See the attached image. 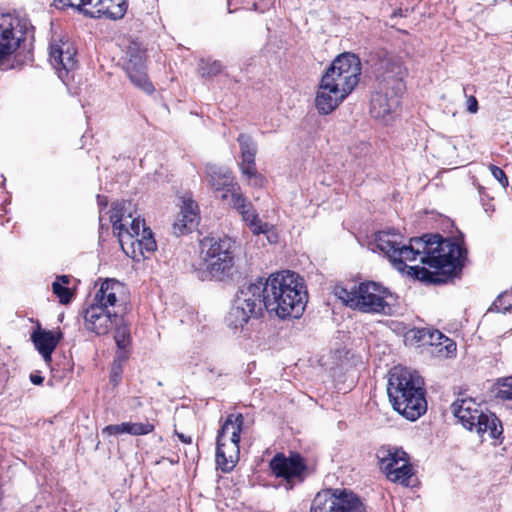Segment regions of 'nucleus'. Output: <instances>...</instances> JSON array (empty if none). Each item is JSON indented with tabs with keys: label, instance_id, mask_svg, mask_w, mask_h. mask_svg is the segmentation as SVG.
I'll use <instances>...</instances> for the list:
<instances>
[{
	"label": "nucleus",
	"instance_id": "nucleus-1",
	"mask_svg": "<svg viewBox=\"0 0 512 512\" xmlns=\"http://www.w3.org/2000/svg\"><path fill=\"white\" fill-rule=\"evenodd\" d=\"M399 234L380 231L375 235V245L390 260L394 268L404 271L405 262L419 260L434 269L411 266L410 273L416 279L427 283H446L458 276L464 266L466 249L457 241L443 238L439 234H426L411 238L408 245L401 244Z\"/></svg>",
	"mask_w": 512,
	"mask_h": 512
},
{
	"label": "nucleus",
	"instance_id": "nucleus-2",
	"mask_svg": "<svg viewBox=\"0 0 512 512\" xmlns=\"http://www.w3.org/2000/svg\"><path fill=\"white\" fill-rule=\"evenodd\" d=\"M266 311L280 319L299 318L306 307L308 295L303 279L284 270L265 279Z\"/></svg>",
	"mask_w": 512,
	"mask_h": 512
},
{
	"label": "nucleus",
	"instance_id": "nucleus-3",
	"mask_svg": "<svg viewBox=\"0 0 512 512\" xmlns=\"http://www.w3.org/2000/svg\"><path fill=\"white\" fill-rule=\"evenodd\" d=\"M132 204L128 201L115 202L109 211L113 232L118 237L123 252L136 260L147 258L156 250V242L152 231L145 227L143 219L133 217L130 211Z\"/></svg>",
	"mask_w": 512,
	"mask_h": 512
},
{
	"label": "nucleus",
	"instance_id": "nucleus-4",
	"mask_svg": "<svg viewBox=\"0 0 512 512\" xmlns=\"http://www.w3.org/2000/svg\"><path fill=\"white\" fill-rule=\"evenodd\" d=\"M387 393L393 408L410 421H415L426 412L422 381L407 370L395 368L391 372Z\"/></svg>",
	"mask_w": 512,
	"mask_h": 512
},
{
	"label": "nucleus",
	"instance_id": "nucleus-5",
	"mask_svg": "<svg viewBox=\"0 0 512 512\" xmlns=\"http://www.w3.org/2000/svg\"><path fill=\"white\" fill-rule=\"evenodd\" d=\"M200 247V260L194 266L200 280L222 281L232 275L235 242L231 238H204Z\"/></svg>",
	"mask_w": 512,
	"mask_h": 512
},
{
	"label": "nucleus",
	"instance_id": "nucleus-6",
	"mask_svg": "<svg viewBox=\"0 0 512 512\" xmlns=\"http://www.w3.org/2000/svg\"><path fill=\"white\" fill-rule=\"evenodd\" d=\"M333 293L344 305L363 313L389 314L391 311L387 302V298L391 296L390 291L374 281L353 284L350 287L337 284Z\"/></svg>",
	"mask_w": 512,
	"mask_h": 512
},
{
	"label": "nucleus",
	"instance_id": "nucleus-7",
	"mask_svg": "<svg viewBox=\"0 0 512 512\" xmlns=\"http://www.w3.org/2000/svg\"><path fill=\"white\" fill-rule=\"evenodd\" d=\"M452 413L469 431L476 432L481 438L488 436L498 439L503 433L501 421L495 414L483 412L471 398L458 399L451 405Z\"/></svg>",
	"mask_w": 512,
	"mask_h": 512
},
{
	"label": "nucleus",
	"instance_id": "nucleus-8",
	"mask_svg": "<svg viewBox=\"0 0 512 512\" xmlns=\"http://www.w3.org/2000/svg\"><path fill=\"white\" fill-rule=\"evenodd\" d=\"M452 413L469 431L476 432L481 438L488 436L498 439L503 433L501 421L495 414L483 412L471 398L458 399L451 405Z\"/></svg>",
	"mask_w": 512,
	"mask_h": 512
},
{
	"label": "nucleus",
	"instance_id": "nucleus-9",
	"mask_svg": "<svg viewBox=\"0 0 512 512\" xmlns=\"http://www.w3.org/2000/svg\"><path fill=\"white\" fill-rule=\"evenodd\" d=\"M243 424L244 417L241 413H231L227 415L218 431L216 463L223 472L232 471L239 460V442Z\"/></svg>",
	"mask_w": 512,
	"mask_h": 512
},
{
	"label": "nucleus",
	"instance_id": "nucleus-10",
	"mask_svg": "<svg viewBox=\"0 0 512 512\" xmlns=\"http://www.w3.org/2000/svg\"><path fill=\"white\" fill-rule=\"evenodd\" d=\"M310 512H365L361 499L347 489H324L311 501Z\"/></svg>",
	"mask_w": 512,
	"mask_h": 512
},
{
	"label": "nucleus",
	"instance_id": "nucleus-11",
	"mask_svg": "<svg viewBox=\"0 0 512 512\" xmlns=\"http://www.w3.org/2000/svg\"><path fill=\"white\" fill-rule=\"evenodd\" d=\"M361 61L353 53L346 52L337 56L322 78L350 94L359 83Z\"/></svg>",
	"mask_w": 512,
	"mask_h": 512
},
{
	"label": "nucleus",
	"instance_id": "nucleus-12",
	"mask_svg": "<svg viewBox=\"0 0 512 512\" xmlns=\"http://www.w3.org/2000/svg\"><path fill=\"white\" fill-rule=\"evenodd\" d=\"M381 471L387 479L408 487L413 468L407 453L399 448L382 446L376 453Z\"/></svg>",
	"mask_w": 512,
	"mask_h": 512
},
{
	"label": "nucleus",
	"instance_id": "nucleus-13",
	"mask_svg": "<svg viewBox=\"0 0 512 512\" xmlns=\"http://www.w3.org/2000/svg\"><path fill=\"white\" fill-rule=\"evenodd\" d=\"M269 466L277 478L285 481L286 489H293L295 485L302 483L308 474L305 460L298 453H291L289 456L277 453L270 460Z\"/></svg>",
	"mask_w": 512,
	"mask_h": 512
},
{
	"label": "nucleus",
	"instance_id": "nucleus-14",
	"mask_svg": "<svg viewBox=\"0 0 512 512\" xmlns=\"http://www.w3.org/2000/svg\"><path fill=\"white\" fill-rule=\"evenodd\" d=\"M26 23L11 13L0 14V59L12 54L24 40Z\"/></svg>",
	"mask_w": 512,
	"mask_h": 512
},
{
	"label": "nucleus",
	"instance_id": "nucleus-15",
	"mask_svg": "<svg viewBox=\"0 0 512 512\" xmlns=\"http://www.w3.org/2000/svg\"><path fill=\"white\" fill-rule=\"evenodd\" d=\"M406 74L407 70L403 67L399 57L386 55L379 62L378 86L391 88L396 93H403L405 90L403 79Z\"/></svg>",
	"mask_w": 512,
	"mask_h": 512
},
{
	"label": "nucleus",
	"instance_id": "nucleus-16",
	"mask_svg": "<svg viewBox=\"0 0 512 512\" xmlns=\"http://www.w3.org/2000/svg\"><path fill=\"white\" fill-rule=\"evenodd\" d=\"M121 320L118 311L91 302L84 310L85 328L97 335L107 334Z\"/></svg>",
	"mask_w": 512,
	"mask_h": 512
},
{
	"label": "nucleus",
	"instance_id": "nucleus-17",
	"mask_svg": "<svg viewBox=\"0 0 512 512\" xmlns=\"http://www.w3.org/2000/svg\"><path fill=\"white\" fill-rule=\"evenodd\" d=\"M235 299L238 304L244 305L248 312L260 317L263 310H266V287L265 279L258 278L254 282L246 283L240 287Z\"/></svg>",
	"mask_w": 512,
	"mask_h": 512
},
{
	"label": "nucleus",
	"instance_id": "nucleus-18",
	"mask_svg": "<svg viewBox=\"0 0 512 512\" xmlns=\"http://www.w3.org/2000/svg\"><path fill=\"white\" fill-rule=\"evenodd\" d=\"M76 50L68 41L52 43L50 45L49 60L53 68L57 71L58 77L66 82L68 75L77 64L75 59Z\"/></svg>",
	"mask_w": 512,
	"mask_h": 512
},
{
	"label": "nucleus",
	"instance_id": "nucleus-19",
	"mask_svg": "<svg viewBox=\"0 0 512 512\" xmlns=\"http://www.w3.org/2000/svg\"><path fill=\"white\" fill-rule=\"evenodd\" d=\"M205 177L214 192H222V200H227L233 191L240 190V186L235 181L232 171L225 166L212 163L206 164Z\"/></svg>",
	"mask_w": 512,
	"mask_h": 512
},
{
	"label": "nucleus",
	"instance_id": "nucleus-20",
	"mask_svg": "<svg viewBox=\"0 0 512 512\" xmlns=\"http://www.w3.org/2000/svg\"><path fill=\"white\" fill-rule=\"evenodd\" d=\"M237 141L241 150V162L239 164L241 173L252 186H262L264 178L258 173L255 164L257 147L252 138L246 134H240Z\"/></svg>",
	"mask_w": 512,
	"mask_h": 512
},
{
	"label": "nucleus",
	"instance_id": "nucleus-21",
	"mask_svg": "<svg viewBox=\"0 0 512 512\" xmlns=\"http://www.w3.org/2000/svg\"><path fill=\"white\" fill-rule=\"evenodd\" d=\"M388 87L378 86V90L372 95L370 113L375 119L387 123L392 118L400 103V95Z\"/></svg>",
	"mask_w": 512,
	"mask_h": 512
},
{
	"label": "nucleus",
	"instance_id": "nucleus-22",
	"mask_svg": "<svg viewBox=\"0 0 512 512\" xmlns=\"http://www.w3.org/2000/svg\"><path fill=\"white\" fill-rule=\"evenodd\" d=\"M126 288L118 280L105 279L100 283L92 302L109 310L119 312V308L125 300Z\"/></svg>",
	"mask_w": 512,
	"mask_h": 512
},
{
	"label": "nucleus",
	"instance_id": "nucleus-23",
	"mask_svg": "<svg viewBox=\"0 0 512 512\" xmlns=\"http://www.w3.org/2000/svg\"><path fill=\"white\" fill-rule=\"evenodd\" d=\"M349 94L337 85L321 78L316 92L315 106L320 114L327 115L334 111Z\"/></svg>",
	"mask_w": 512,
	"mask_h": 512
},
{
	"label": "nucleus",
	"instance_id": "nucleus-24",
	"mask_svg": "<svg viewBox=\"0 0 512 512\" xmlns=\"http://www.w3.org/2000/svg\"><path fill=\"white\" fill-rule=\"evenodd\" d=\"M63 338L61 330H45L38 324L31 333L30 339L35 349L43 357L46 364L52 361V353Z\"/></svg>",
	"mask_w": 512,
	"mask_h": 512
},
{
	"label": "nucleus",
	"instance_id": "nucleus-25",
	"mask_svg": "<svg viewBox=\"0 0 512 512\" xmlns=\"http://www.w3.org/2000/svg\"><path fill=\"white\" fill-rule=\"evenodd\" d=\"M199 223V208L197 203L190 197L182 199L181 210L173 230L176 235L192 231Z\"/></svg>",
	"mask_w": 512,
	"mask_h": 512
},
{
	"label": "nucleus",
	"instance_id": "nucleus-26",
	"mask_svg": "<svg viewBox=\"0 0 512 512\" xmlns=\"http://www.w3.org/2000/svg\"><path fill=\"white\" fill-rule=\"evenodd\" d=\"M127 10L125 0H101L97 10L88 12L90 18H107L110 20H119L124 17Z\"/></svg>",
	"mask_w": 512,
	"mask_h": 512
},
{
	"label": "nucleus",
	"instance_id": "nucleus-27",
	"mask_svg": "<svg viewBox=\"0 0 512 512\" xmlns=\"http://www.w3.org/2000/svg\"><path fill=\"white\" fill-rule=\"evenodd\" d=\"M154 430V425L151 423H132V422H123L121 424L108 425L102 429V434L111 435H120V434H130V435H146L151 433Z\"/></svg>",
	"mask_w": 512,
	"mask_h": 512
},
{
	"label": "nucleus",
	"instance_id": "nucleus-28",
	"mask_svg": "<svg viewBox=\"0 0 512 512\" xmlns=\"http://www.w3.org/2000/svg\"><path fill=\"white\" fill-rule=\"evenodd\" d=\"M251 318H255V315L248 312L247 308L244 305L238 304V301L235 299L225 320L229 327L237 329L242 328Z\"/></svg>",
	"mask_w": 512,
	"mask_h": 512
},
{
	"label": "nucleus",
	"instance_id": "nucleus-29",
	"mask_svg": "<svg viewBox=\"0 0 512 512\" xmlns=\"http://www.w3.org/2000/svg\"><path fill=\"white\" fill-rule=\"evenodd\" d=\"M125 70L134 85L148 94L154 91V87L147 77L145 64L139 66L125 65Z\"/></svg>",
	"mask_w": 512,
	"mask_h": 512
},
{
	"label": "nucleus",
	"instance_id": "nucleus-30",
	"mask_svg": "<svg viewBox=\"0 0 512 512\" xmlns=\"http://www.w3.org/2000/svg\"><path fill=\"white\" fill-rule=\"evenodd\" d=\"M243 221H245L252 233L255 235L259 234H269L272 232L273 226L268 223H263L259 217L258 213L252 205L248 210L244 211L241 215Z\"/></svg>",
	"mask_w": 512,
	"mask_h": 512
},
{
	"label": "nucleus",
	"instance_id": "nucleus-31",
	"mask_svg": "<svg viewBox=\"0 0 512 512\" xmlns=\"http://www.w3.org/2000/svg\"><path fill=\"white\" fill-rule=\"evenodd\" d=\"M413 333L414 338H417L419 341H423L424 344H429L431 346H442L445 338H447L438 330L430 331L428 329H422Z\"/></svg>",
	"mask_w": 512,
	"mask_h": 512
},
{
	"label": "nucleus",
	"instance_id": "nucleus-32",
	"mask_svg": "<svg viewBox=\"0 0 512 512\" xmlns=\"http://www.w3.org/2000/svg\"><path fill=\"white\" fill-rule=\"evenodd\" d=\"M126 65L139 66L145 64V52L140 44L132 42L126 50Z\"/></svg>",
	"mask_w": 512,
	"mask_h": 512
},
{
	"label": "nucleus",
	"instance_id": "nucleus-33",
	"mask_svg": "<svg viewBox=\"0 0 512 512\" xmlns=\"http://www.w3.org/2000/svg\"><path fill=\"white\" fill-rule=\"evenodd\" d=\"M230 199L232 207L237 210L240 215L253 205L249 199L242 194L241 189L233 191L230 194Z\"/></svg>",
	"mask_w": 512,
	"mask_h": 512
},
{
	"label": "nucleus",
	"instance_id": "nucleus-34",
	"mask_svg": "<svg viewBox=\"0 0 512 512\" xmlns=\"http://www.w3.org/2000/svg\"><path fill=\"white\" fill-rule=\"evenodd\" d=\"M510 308H512V292L506 291L497 297L488 311L505 313Z\"/></svg>",
	"mask_w": 512,
	"mask_h": 512
},
{
	"label": "nucleus",
	"instance_id": "nucleus-35",
	"mask_svg": "<svg viewBox=\"0 0 512 512\" xmlns=\"http://www.w3.org/2000/svg\"><path fill=\"white\" fill-rule=\"evenodd\" d=\"M123 319L118 322L117 325H114L115 329V341L119 348H125L129 344L130 333L127 325L122 323Z\"/></svg>",
	"mask_w": 512,
	"mask_h": 512
},
{
	"label": "nucleus",
	"instance_id": "nucleus-36",
	"mask_svg": "<svg viewBox=\"0 0 512 512\" xmlns=\"http://www.w3.org/2000/svg\"><path fill=\"white\" fill-rule=\"evenodd\" d=\"M222 64L220 61H204L200 63V73L203 77H213L222 71Z\"/></svg>",
	"mask_w": 512,
	"mask_h": 512
},
{
	"label": "nucleus",
	"instance_id": "nucleus-37",
	"mask_svg": "<svg viewBox=\"0 0 512 512\" xmlns=\"http://www.w3.org/2000/svg\"><path fill=\"white\" fill-rule=\"evenodd\" d=\"M53 293L59 298L61 304H68L71 301L72 293L69 288L63 286L59 281L52 284Z\"/></svg>",
	"mask_w": 512,
	"mask_h": 512
},
{
	"label": "nucleus",
	"instance_id": "nucleus-38",
	"mask_svg": "<svg viewBox=\"0 0 512 512\" xmlns=\"http://www.w3.org/2000/svg\"><path fill=\"white\" fill-rule=\"evenodd\" d=\"M497 397L504 401H512V376L502 379L501 387L497 392Z\"/></svg>",
	"mask_w": 512,
	"mask_h": 512
},
{
	"label": "nucleus",
	"instance_id": "nucleus-39",
	"mask_svg": "<svg viewBox=\"0 0 512 512\" xmlns=\"http://www.w3.org/2000/svg\"><path fill=\"white\" fill-rule=\"evenodd\" d=\"M489 170L493 177L501 184L503 188L508 186V178L505 172L500 167L490 164Z\"/></svg>",
	"mask_w": 512,
	"mask_h": 512
},
{
	"label": "nucleus",
	"instance_id": "nucleus-40",
	"mask_svg": "<svg viewBox=\"0 0 512 512\" xmlns=\"http://www.w3.org/2000/svg\"><path fill=\"white\" fill-rule=\"evenodd\" d=\"M58 2L62 3L65 6L74 7L77 10H79L81 13H83L85 16L88 17V10L87 7H83V1L82 0H57Z\"/></svg>",
	"mask_w": 512,
	"mask_h": 512
},
{
	"label": "nucleus",
	"instance_id": "nucleus-41",
	"mask_svg": "<svg viewBox=\"0 0 512 512\" xmlns=\"http://www.w3.org/2000/svg\"><path fill=\"white\" fill-rule=\"evenodd\" d=\"M442 346H444L446 356H450L454 354L456 351V344L452 342L449 338H445Z\"/></svg>",
	"mask_w": 512,
	"mask_h": 512
},
{
	"label": "nucleus",
	"instance_id": "nucleus-42",
	"mask_svg": "<svg viewBox=\"0 0 512 512\" xmlns=\"http://www.w3.org/2000/svg\"><path fill=\"white\" fill-rule=\"evenodd\" d=\"M467 111L474 114L478 111V101L474 96L467 98Z\"/></svg>",
	"mask_w": 512,
	"mask_h": 512
},
{
	"label": "nucleus",
	"instance_id": "nucleus-43",
	"mask_svg": "<svg viewBox=\"0 0 512 512\" xmlns=\"http://www.w3.org/2000/svg\"><path fill=\"white\" fill-rule=\"evenodd\" d=\"M83 1V7H87L86 10L92 11L97 10V7L100 6L101 0H82Z\"/></svg>",
	"mask_w": 512,
	"mask_h": 512
},
{
	"label": "nucleus",
	"instance_id": "nucleus-44",
	"mask_svg": "<svg viewBox=\"0 0 512 512\" xmlns=\"http://www.w3.org/2000/svg\"><path fill=\"white\" fill-rule=\"evenodd\" d=\"M30 380L34 385H41L44 381V378L38 374H31Z\"/></svg>",
	"mask_w": 512,
	"mask_h": 512
},
{
	"label": "nucleus",
	"instance_id": "nucleus-45",
	"mask_svg": "<svg viewBox=\"0 0 512 512\" xmlns=\"http://www.w3.org/2000/svg\"><path fill=\"white\" fill-rule=\"evenodd\" d=\"M55 281H59V283H61L63 286H65V285L69 284L70 278L66 275H61V276H58Z\"/></svg>",
	"mask_w": 512,
	"mask_h": 512
},
{
	"label": "nucleus",
	"instance_id": "nucleus-46",
	"mask_svg": "<svg viewBox=\"0 0 512 512\" xmlns=\"http://www.w3.org/2000/svg\"><path fill=\"white\" fill-rule=\"evenodd\" d=\"M120 368H113L112 370V376H111V381L113 382H117L118 378L120 377Z\"/></svg>",
	"mask_w": 512,
	"mask_h": 512
},
{
	"label": "nucleus",
	"instance_id": "nucleus-47",
	"mask_svg": "<svg viewBox=\"0 0 512 512\" xmlns=\"http://www.w3.org/2000/svg\"><path fill=\"white\" fill-rule=\"evenodd\" d=\"M179 439L183 442V443H187V444H191L192 443V438L190 436H186L184 434H177Z\"/></svg>",
	"mask_w": 512,
	"mask_h": 512
},
{
	"label": "nucleus",
	"instance_id": "nucleus-48",
	"mask_svg": "<svg viewBox=\"0 0 512 512\" xmlns=\"http://www.w3.org/2000/svg\"><path fill=\"white\" fill-rule=\"evenodd\" d=\"M97 199L100 206H107V199L105 197L98 195Z\"/></svg>",
	"mask_w": 512,
	"mask_h": 512
},
{
	"label": "nucleus",
	"instance_id": "nucleus-49",
	"mask_svg": "<svg viewBox=\"0 0 512 512\" xmlns=\"http://www.w3.org/2000/svg\"><path fill=\"white\" fill-rule=\"evenodd\" d=\"M484 209H485V211H486L487 213H491V212H493V211H494V207H493V205H492V204H490V203H489V204H484Z\"/></svg>",
	"mask_w": 512,
	"mask_h": 512
},
{
	"label": "nucleus",
	"instance_id": "nucleus-50",
	"mask_svg": "<svg viewBox=\"0 0 512 512\" xmlns=\"http://www.w3.org/2000/svg\"><path fill=\"white\" fill-rule=\"evenodd\" d=\"M397 16H403V11L401 9L395 10L393 12L392 17H397Z\"/></svg>",
	"mask_w": 512,
	"mask_h": 512
},
{
	"label": "nucleus",
	"instance_id": "nucleus-51",
	"mask_svg": "<svg viewBox=\"0 0 512 512\" xmlns=\"http://www.w3.org/2000/svg\"><path fill=\"white\" fill-rule=\"evenodd\" d=\"M276 237H277V236H276V234L271 233L270 235H268V236H267V239H268L270 242H273V241H275Z\"/></svg>",
	"mask_w": 512,
	"mask_h": 512
}]
</instances>
